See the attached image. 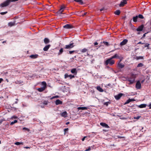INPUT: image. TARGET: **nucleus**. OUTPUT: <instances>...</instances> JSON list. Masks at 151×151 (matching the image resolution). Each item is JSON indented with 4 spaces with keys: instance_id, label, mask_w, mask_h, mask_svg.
Listing matches in <instances>:
<instances>
[{
    "instance_id": "obj_9",
    "label": "nucleus",
    "mask_w": 151,
    "mask_h": 151,
    "mask_svg": "<svg viewBox=\"0 0 151 151\" xmlns=\"http://www.w3.org/2000/svg\"><path fill=\"white\" fill-rule=\"evenodd\" d=\"M70 71L71 73L74 74L75 75H76L77 73V69L76 68H73Z\"/></svg>"
},
{
    "instance_id": "obj_17",
    "label": "nucleus",
    "mask_w": 151,
    "mask_h": 151,
    "mask_svg": "<svg viewBox=\"0 0 151 151\" xmlns=\"http://www.w3.org/2000/svg\"><path fill=\"white\" fill-rule=\"evenodd\" d=\"M16 21H14L13 22H10L8 23V26L11 27L15 25V24Z\"/></svg>"
},
{
    "instance_id": "obj_11",
    "label": "nucleus",
    "mask_w": 151,
    "mask_h": 151,
    "mask_svg": "<svg viewBox=\"0 0 151 151\" xmlns=\"http://www.w3.org/2000/svg\"><path fill=\"white\" fill-rule=\"evenodd\" d=\"M100 124L103 127H104L107 128H109V126L105 123L101 122Z\"/></svg>"
},
{
    "instance_id": "obj_21",
    "label": "nucleus",
    "mask_w": 151,
    "mask_h": 151,
    "mask_svg": "<svg viewBox=\"0 0 151 151\" xmlns=\"http://www.w3.org/2000/svg\"><path fill=\"white\" fill-rule=\"evenodd\" d=\"M88 49H86V48H84L83 49H81L80 50V52L82 53H84L88 51Z\"/></svg>"
},
{
    "instance_id": "obj_57",
    "label": "nucleus",
    "mask_w": 151,
    "mask_h": 151,
    "mask_svg": "<svg viewBox=\"0 0 151 151\" xmlns=\"http://www.w3.org/2000/svg\"><path fill=\"white\" fill-rule=\"evenodd\" d=\"M98 43L97 42H96L94 43V45L95 46L96 45H98Z\"/></svg>"
},
{
    "instance_id": "obj_44",
    "label": "nucleus",
    "mask_w": 151,
    "mask_h": 151,
    "mask_svg": "<svg viewBox=\"0 0 151 151\" xmlns=\"http://www.w3.org/2000/svg\"><path fill=\"white\" fill-rule=\"evenodd\" d=\"M76 50L70 51H69V53L71 54L73 53L74 52H76Z\"/></svg>"
},
{
    "instance_id": "obj_26",
    "label": "nucleus",
    "mask_w": 151,
    "mask_h": 151,
    "mask_svg": "<svg viewBox=\"0 0 151 151\" xmlns=\"http://www.w3.org/2000/svg\"><path fill=\"white\" fill-rule=\"evenodd\" d=\"M88 109V107H80L78 108V110H85L87 109Z\"/></svg>"
},
{
    "instance_id": "obj_28",
    "label": "nucleus",
    "mask_w": 151,
    "mask_h": 151,
    "mask_svg": "<svg viewBox=\"0 0 151 151\" xmlns=\"http://www.w3.org/2000/svg\"><path fill=\"white\" fill-rule=\"evenodd\" d=\"M46 88H45L44 87H41L40 88H38L37 89V90L40 92H42L44 91Z\"/></svg>"
},
{
    "instance_id": "obj_37",
    "label": "nucleus",
    "mask_w": 151,
    "mask_h": 151,
    "mask_svg": "<svg viewBox=\"0 0 151 151\" xmlns=\"http://www.w3.org/2000/svg\"><path fill=\"white\" fill-rule=\"evenodd\" d=\"M17 120H15L14 121L10 123V125H13L14 124L17 123Z\"/></svg>"
},
{
    "instance_id": "obj_15",
    "label": "nucleus",
    "mask_w": 151,
    "mask_h": 151,
    "mask_svg": "<svg viewBox=\"0 0 151 151\" xmlns=\"http://www.w3.org/2000/svg\"><path fill=\"white\" fill-rule=\"evenodd\" d=\"M55 103L56 105L59 104H63L62 101L59 99H57L56 100Z\"/></svg>"
},
{
    "instance_id": "obj_10",
    "label": "nucleus",
    "mask_w": 151,
    "mask_h": 151,
    "mask_svg": "<svg viewBox=\"0 0 151 151\" xmlns=\"http://www.w3.org/2000/svg\"><path fill=\"white\" fill-rule=\"evenodd\" d=\"M127 0H122V1H121L120 4L119 6L123 7L124 6V5L125 4H127Z\"/></svg>"
},
{
    "instance_id": "obj_51",
    "label": "nucleus",
    "mask_w": 151,
    "mask_h": 151,
    "mask_svg": "<svg viewBox=\"0 0 151 151\" xmlns=\"http://www.w3.org/2000/svg\"><path fill=\"white\" fill-rule=\"evenodd\" d=\"M91 148L90 147H89L88 149H86L85 150V151H88L91 150Z\"/></svg>"
},
{
    "instance_id": "obj_24",
    "label": "nucleus",
    "mask_w": 151,
    "mask_h": 151,
    "mask_svg": "<svg viewBox=\"0 0 151 151\" xmlns=\"http://www.w3.org/2000/svg\"><path fill=\"white\" fill-rule=\"evenodd\" d=\"M41 85L43 87H44L46 88L47 87V84L45 82L43 81L41 83Z\"/></svg>"
},
{
    "instance_id": "obj_16",
    "label": "nucleus",
    "mask_w": 151,
    "mask_h": 151,
    "mask_svg": "<svg viewBox=\"0 0 151 151\" xmlns=\"http://www.w3.org/2000/svg\"><path fill=\"white\" fill-rule=\"evenodd\" d=\"M44 42L45 44H47L50 42V41L48 38L46 37L44 38Z\"/></svg>"
},
{
    "instance_id": "obj_34",
    "label": "nucleus",
    "mask_w": 151,
    "mask_h": 151,
    "mask_svg": "<svg viewBox=\"0 0 151 151\" xmlns=\"http://www.w3.org/2000/svg\"><path fill=\"white\" fill-rule=\"evenodd\" d=\"M23 142H17L15 143V144L16 145H23Z\"/></svg>"
},
{
    "instance_id": "obj_8",
    "label": "nucleus",
    "mask_w": 151,
    "mask_h": 151,
    "mask_svg": "<svg viewBox=\"0 0 151 151\" xmlns=\"http://www.w3.org/2000/svg\"><path fill=\"white\" fill-rule=\"evenodd\" d=\"M63 27L65 29H70L73 28V26L70 24H66L64 25Z\"/></svg>"
},
{
    "instance_id": "obj_3",
    "label": "nucleus",
    "mask_w": 151,
    "mask_h": 151,
    "mask_svg": "<svg viewBox=\"0 0 151 151\" xmlns=\"http://www.w3.org/2000/svg\"><path fill=\"white\" fill-rule=\"evenodd\" d=\"M135 78V75L133 74H131L130 76L128 78V81L129 82L130 84H132L134 82Z\"/></svg>"
},
{
    "instance_id": "obj_49",
    "label": "nucleus",
    "mask_w": 151,
    "mask_h": 151,
    "mask_svg": "<svg viewBox=\"0 0 151 151\" xmlns=\"http://www.w3.org/2000/svg\"><path fill=\"white\" fill-rule=\"evenodd\" d=\"M59 97V96L58 95H56V96H53V97H52V98H51V99H53V98H58Z\"/></svg>"
},
{
    "instance_id": "obj_18",
    "label": "nucleus",
    "mask_w": 151,
    "mask_h": 151,
    "mask_svg": "<svg viewBox=\"0 0 151 151\" xmlns=\"http://www.w3.org/2000/svg\"><path fill=\"white\" fill-rule=\"evenodd\" d=\"M111 58L112 59L117 58L120 59L121 58V57L119 56L117 54H115L114 56H112Z\"/></svg>"
},
{
    "instance_id": "obj_64",
    "label": "nucleus",
    "mask_w": 151,
    "mask_h": 151,
    "mask_svg": "<svg viewBox=\"0 0 151 151\" xmlns=\"http://www.w3.org/2000/svg\"><path fill=\"white\" fill-rule=\"evenodd\" d=\"M69 124V122H68L66 123V125H68V124Z\"/></svg>"
},
{
    "instance_id": "obj_19",
    "label": "nucleus",
    "mask_w": 151,
    "mask_h": 151,
    "mask_svg": "<svg viewBox=\"0 0 151 151\" xmlns=\"http://www.w3.org/2000/svg\"><path fill=\"white\" fill-rule=\"evenodd\" d=\"M135 100L134 99H129L127 100L126 102L124 103V105L126 104H129V102L131 101H134Z\"/></svg>"
},
{
    "instance_id": "obj_48",
    "label": "nucleus",
    "mask_w": 151,
    "mask_h": 151,
    "mask_svg": "<svg viewBox=\"0 0 151 151\" xmlns=\"http://www.w3.org/2000/svg\"><path fill=\"white\" fill-rule=\"evenodd\" d=\"M7 13V12L6 11L4 12H1L0 13V14L1 15H4L6 14Z\"/></svg>"
},
{
    "instance_id": "obj_40",
    "label": "nucleus",
    "mask_w": 151,
    "mask_h": 151,
    "mask_svg": "<svg viewBox=\"0 0 151 151\" xmlns=\"http://www.w3.org/2000/svg\"><path fill=\"white\" fill-rule=\"evenodd\" d=\"M69 77L70 78V79H71L72 78H74L75 77V76L74 75H73L70 74L69 75Z\"/></svg>"
},
{
    "instance_id": "obj_53",
    "label": "nucleus",
    "mask_w": 151,
    "mask_h": 151,
    "mask_svg": "<svg viewBox=\"0 0 151 151\" xmlns=\"http://www.w3.org/2000/svg\"><path fill=\"white\" fill-rule=\"evenodd\" d=\"M144 43H142L141 42H139L137 43V44H143Z\"/></svg>"
},
{
    "instance_id": "obj_38",
    "label": "nucleus",
    "mask_w": 151,
    "mask_h": 151,
    "mask_svg": "<svg viewBox=\"0 0 151 151\" xmlns=\"http://www.w3.org/2000/svg\"><path fill=\"white\" fill-rule=\"evenodd\" d=\"M143 66V64L142 63H139L137 66V67H142Z\"/></svg>"
},
{
    "instance_id": "obj_43",
    "label": "nucleus",
    "mask_w": 151,
    "mask_h": 151,
    "mask_svg": "<svg viewBox=\"0 0 151 151\" xmlns=\"http://www.w3.org/2000/svg\"><path fill=\"white\" fill-rule=\"evenodd\" d=\"M149 45H150V44L149 43H146L145 44V45L144 47H147V49H149L148 47H149Z\"/></svg>"
},
{
    "instance_id": "obj_62",
    "label": "nucleus",
    "mask_w": 151,
    "mask_h": 151,
    "mask_svg": "<svg viewBox=\"0 0 151 151\" xmlns=\"http://www.w3.org/2000/svg\"><path fill=\"white\" fill-rule=\"evenodd\" d=\"M3 99V96H0V99Z\"/></svg>"
},
{
    "instance_id": "obj_36",
    "label": "nucleus",
    "mask_w": 151,
    "mask_h": 151,
    "mask_svg": "<svg viewBox=\"0 0 151 151\" xmlns=\"http://www.w3.org/2000/svg\"><path fill=\"white\" fill-rule=\"evenodd\" d=\"M138 17L141 19H143L144 18V17L141 14H139L138 16Z\"/></svg>"
},
{
    "instance_id": "obj_55",
    "label": "nucleus",
    "mask_w": 151,
    "mask_h": 151,
    "mask_svg": "<svg viewBox=\"0 0 151 151\" xmlns=\"http://www.w3.org/2000/svg\"><path fill=\"white\" fill-rule=\"evenodd\" d=\"M148 106L149 107V109H151V103L148 105Z\"/></svg>"
},
{
    "instance_id": "obj_52",
    "label": "nucleus",
    "mask_w": 151,
    "mask_h": 151,
    "mask_svg": "<svg viewBox=\"0 0 151 151\" xmlns=\"http://www.w3.org/2000/svg\"><path fill=\"white\" fill-rule=\"evenodd\" d=\"M148 33L147 32V33H145L144 34V35H143V36L141 38V39L142 38H143L145 37V36H146V34L147 33Z\"/></svg>"
},
{
    "instance_id": "obj_32",
    "label": "nucleus",
    "mask_w": 151,
    "mask_h": 151,
    "mask_svg": "<svg viewBox=\"0 0 151 151\" xmlns=\"http://www.w3.org/2000/svg\"><path fill=\"white\" fill-rule=\"evenodd\" d=\"M74 1L77 2H79L81 4H83V2L82 0H74Z\"/></svg>"
},
{
    "instance_id": "obj_13",
    "label": "nucleus",
    "mask_w": 151,
    "mask_h": 151,
    "mask_svg": "<svg viewBox=\"0 0 151 151\" xmlns=\"http://www.w3.org/2000/svg\"><path fill=\"white\" fill-rule=\"evenodd\" d=\"M144 25H142L140 26H139L137 28V29L136 30L137 31H142L143 29L144 28Z\"/></svg>"
},
{
    "instance_id": "obj_20",
    "label": "nucleus",
    "mask_w": 151,
    "mask_h": 151,
    "mask_svg": "<svg viewBox=\"0 0 151 151\" xmlns=\"http://www.w3.org/2000/svg\"><path fill=\"white\" fill-rule=\"evenodd\" d=\"M38 55L37 54L32 55H30L29 57L35 59L37 58Z\"/></svg>"
},
{
    "instance_id": "obj_39",
    "label": "nucleus",
    "mask_w": 151,
    "mask_h": 151,
    "mask_svg": "<svg viewBox=\"0 0 151 151\" xmlns=\"http://www.w3.org/2000/svg\"><path fill=\"white\" fill-rule=\"evenodd\" d=\"M48 103L49 102L48 101H44L43 102V104L44 105H47Z\"/></svg>"
},
{
    "instance_id": "obj_4",
    "label": "nucleus",
    "mask_w": 151,
    "mask_h": 151,
    "mask_svg": "<svg viewBox=\"0 0 151 151\" xmlns=\"http://www.w3.org/2000/svg\"><path fill=\"white\" fill-rule=\"evenodd\" d=\"M74 43H72L69 44L68 45H66L64 47V49L68 50H70L73 48L74 46Z\"/></svg>"
},
{
    "instance_id": "obj_7",
    "label": "nucleus",
    "mask_w": 151,
    "mask_h": 151,
    "mask_svg": "<svg viewBox=\"0 0 151 151\" xmlns=\"http://www.w3.org/2000/svg\"><path fill=\"white\" fill-rule=\"evenodd\" d=\"M128 40L126 39H124L120 43V45L121 46H122L126 45L128 42Z\"/></svg>"
},
{
    "instance_id": "obj_31",
    "label": "nucleus",
    "mask_w": 151,
    "mask_h": 151,
    "mask_svg": "<svg viewBox=\"0 0 151 151\" xmlns=\"http://www.w3.org/2000/svg\"><path fill=\"white\" fill-rule=\"evenodd\" d=\"M120 13V11L119 10H117L114 12V14L116 15H119Z\"/></svg>"
},
{
    "instance_id": "obj_25",
    "label": "nucleus",
    "mask_w": 151,
    "mask_h": 151,
    "mask_svg": "<svg viewBox=\"0 0 151 151\" xmlns=\"http://www.w3.org/2000/svg\"><path fill=\"white\" fill-rule=\"evenodd\" d=\"M96 89L100 92H102L104 91L103 90L100 86H97L96 87Z\"/></svg>"
},
{
    "instance_id": "obj_1",
    "label": "nucleus",
    "mask_w": 151,
    "mask_h": 151,
    "mask_svg": "<svg viewBox=\"0 0 151 151\" xmlns=\"http://www.w3.org/2000/svg\"><path fill=\"white\" fill-rule=\"evenodd\" d=\"M18 0H6L4 2L1 3L0 4V6L1 7L6 6L10 4L11 2H15Z\"/></svg>"
},
{
    "instance_id": "obj_2",
    "label": "nucleus",
    "mask_w": 151,
    "mask_h": 151,
    "mask_svg": "<svg viewBox=\"0 0 151 151\" xmlns=\"http://www.w3.org/2000/svg\"><path fill=\"white\" fill-rule=\"evenodd\" d=\"M112 58L111 57V58L107 59L105 62V65L106 66H107L108 64L111 65L114 64L115 63V61L114 60H112Z\"/></svg>"
},
{
    "instance_id": "obj_46",
    "label": "nucleus",
    "mask_w": 151,
    "mask_h": 151,
    "mask_svg": "<svg viewBox=\"0 0 151 151\" xmlns=\"http://www.w3.org/2000/svg\"><path fill=\"white\" fill-rule=\"evenodd\" d=\"M69 75H68V74L66 73L64 75V78H65L66 79L67 78L69 77Z\"/></svg>"
},
{
    "instance_id": "obj_59",
    "label": "nucleus",
    "mask_w": 151,
    "mask_h": 151,
    "mask_svg": "<svg viewBox=\"0 0 151 151\" xmlns=\"http://www.w3.org/2000/svg\"><path fill=\"white\" fill-rule=\"evenodd\" d=\"M24 148L26 149H29L30 148V147H24Z\"/></svg>"
},
{
    "instance_id": "obj_54",
    "label": "nucleus",
    "mask_w": 151,
    "mask_h": 151,
    "mask_svg": "<svg viewBox=\"0 0 151 151\" xmlns=\"http://www.w3.org/2000/svg\"><path fill=\"white\" fill-rule=\"evenodd\" d=\"M86 137H86V136H85V137H83L82 139V141H84V140H85V138H86Z\"/></svg>"
},
{
    "instance_id": "obj_23",
    "label": "nucleus",
    "mask_w": 151,
    "mask_h": 151,
    "mask_svg": "<svg viewBox=\"0 0 151 151\" xmlns=\"http://www.w3.org/2000/svg\"><path fill=\"white\" fill-rule=\"evenodd\" d=\"M147 106V105L146 104H141L138 106L140 108H145Z\"/></svg>"
},
{
    "instance_id": "obj_63",
    "label": "nucleus",
    "mask_w": 151,
    "mask_h": 151,
    "mask_svg": "<svg viewBox=\"0 0 151 151\" xmlns=\"http://www.w3.org/2000/svg\"><path fill=\"white\" fill-rule=\"evenodd\" d=\"M104 8L101 9H100V11H102L103 10H104Z\"/></svg>"
},
{
    "instance_id": "obj_35",
    "label": "nucleus",
    "mask_w": 151,
    "mask_h": 151,
    "mask_svg": "<svg viewBox=\"0 0 151 151\" xmlns=\"http://www.w3.org/2000/svg\"><path fill=\"white\" fill-rule=\"evenodd\" d=\"M103 43L106 46H109V43L105 41H104L103 42Z\"/></svg>"
},
{
    "instance_id": "obj_14",
    "label": "nucleus",
    "mask_w": 151,
    "mask_h": 151,
    "mask_svg": "<svg viewBox=\"0 0 151 151\" xmlns=\"http://www.w3.org/2000/svg\"><path fill=\"white\" fill-rule=\"evenodd\" d=\"M122 61V60H121L119 63L118 64V66L119 68H124V65L122 63H120V62Z\"/></svg>"
},
{
    "instance_id": "obj_27",
    "label": "nucleus",
    "mask_w": 151,
    "mask_h": 151,
    "mask_svg": "<svg viewBox=\"0 0 151 151\" xmlns=\"http://www.w3.org/2000/svg\"><path fill=\"white\" fill-rule=\"evenodd\" d=\"M67 114L66 111H65L63 112L61 114V115L63 116L64 117H66L67 116Z\"/></svg>"
},
{
    "instance_id": "obj_12",
    "label": "nucleus",
    "mask_w": 151,
    "mask_h": 151,
    "mask_svg": "<svg viewBox=\"0 0 151 151\" xmlns=\"http://www.w3.org/2000/svg\"><path fill=\"white\" fill-rule=\"evenodd\" d=\"M51 47V45L50 44L47 45L45 46L43 48V50L45 51H47L50 47Z\"/></svg>"
},
{
    "instance_id": "obj_42",
    "label": "nucleus",
    "mask_w": 151,
    "mask_h": 151,
    "mask_svg": "<svg viewBox=\"0 0 151 151\" xmlns=\"http://www.w3.org/2000/svg\"><path fill=\"white\" fill-rule=\"evenodd\" d=\"M22 130H26L28 132H29V129L28 128L25 127H24L22 128Z\"/></svg>"
},
{
    "instance_id": "obj_33",
    "label": "nucleus",
    "mask_w": 151,
    "mask_h": 151,
    "mask_svg": "<svg viewBox=\"0 0 151 151\" xmlns=\"http://www.w3.org/2000/svg\"><path fill=\"white\" fill-rule=\"evenodd\" d=\"M63 48H61L60 50H59V52L58 53V55H60L63 52Z\"/></svg>"
},
{
    "instance_id": "obj_41",
    "label": "nucleus",
    "mask_w": 151,
    "mask_h": 151,
    "mask_svg": "<svg viewBox=\"0 0 151 151\" xmlns=\"http://www.w3.org/2000/svg\"><path fill=\"white\" fill-rule=\"evenodd\" d=\"M143 58L142 56H138L137 57L136 59L137 60L139 59H142Z\"/></svg>"
},
{
    "instance_id": "obj_5",
    "label": "nucleus",
    "mask_w": 151,
    "mask_h": 151,
    "mask_svg": "<svg viewBox=\"0 0 151 151\" xmlns=\"http://www.w3.org/2000/svg\"><path fill=\"white\" fill-rule=\"evenodd\" d=\"M65 8V7L64 5H62L60 10L57 12V13L58 14H63V12L64 11Z\"/></svg>"
},
{
    "instance_id": "obj_22",
    "label": "nucleus",
    "mask_w": 151,
    "mask_h": 151,
    "mask_svg": "<svg viewBox=\"0 0 151 151\" xmlns=\"http://www.w3.org/2000/svg\"><path fill=\"white\" fill-rule=\"evenodd\" d=\"M123 95H115L114 96L115 99L117 100H118Z\"/></svg>"
},
{
    "instance_id": "obj_60",
    "label": "nucleus",
    "mask_w": 151,
    "mask_h": 151,
    "mask_svg": "<svg viewBox=\"0 0 151 151\" xmlns=\"http://www.w3.org/2000/svg\"><path fill=\"white\" fill-rule=\"evenodd\" d=\"M16 99L17 101H15V103L17 104L18 102V99Z\"/></svg>"
},
{
    "instance_id": "obj_6",
    "label": "nucleus",
    "mask_w": 151,
    "mask_h": 151,
    "mask_svg": "<svg viewBox=\"0 0 151 151\" xmlns=\"http://www.w3.org/2000/svg\"><path fill=\"white\" fill-rule=\"evenodd\" d=\"M141 84L139 81H138L136 84V88L137 89H139L141 88Z\"/></svg>"
},
{
    "instance_id": "obj_47",
    "label": "nucleus",
    "mask_w": 151,
    "mask_h": 151,
    "mask_svg": "<svg viewBox=\"0 0 151 151\" xmlns=\"http://www.w3.org/2000/svg\"><path fill=\"white\" fill-rule=\"evenodd\" d=\"M141 117L140 116H137V117H134V119H139V118Z\"/></svg>"
},
{
    "instance_id": "obj_29",
    "label": "nucleus",
    "mask_w": 151,
    "mask_h": 151,
    "mask_svg": "<svg viewBox=\"0 0 151 151\" xmlns=\"http://www.w3.org/2000/svg\"><path fill=\"white\" fill-rule=\"evenodd\" d=\"M138 16L137 15L135 17H134L133 18V21L134 22H136L137 21V19H138Z\"/></svg>"
},
{
    "instance_id": "obj_45",
    "label": "nucleus",
    "mask_w": 151,
    "mask_h": 151,
    "mask_svg": "<svg viewBox=\"0 0 151 151\" xmlns=\"http://www.w3.org/2000/svg\"><path fill=\"white\" fill-rule=\"evenodd\" d=\"M37 95H34V96L33 97L35 99H34V100H35V101L39 99V98H37L36 97H35V96H36Z\"/></svg>"
},
{
    "instance_id": "obj_50",
    "label": "nucleus",
    "mask_w": 151,
    "mask_h": 151,
    "mask_svg": "<svg viewBox=\"0 0 151 151\" xmlns=\"http://www.w3.org/2000/svg\"><path fill=\"white\" fill-rule=\"evenodd\" d=\"M68 128L64 129V131L65 133L67 131H68Z\"/></svg>"
},
{
    "instance_id": "obj_56",
    "label": "nucleus",
    "mask_w": 151,
    "mask_h": 151,
    "mask_svg": "<svg viewBox=\"0 0 151 151\" xmlns=\"http://www.w3.org/2000/svg\"><path fill=\"white\" fill-rule=\"evenodd\" d=\"M3 119H1V120H0V124H1L2 122L4 121Z\"/></svg>"
},
{
    "instance_id": "obj_30",
    "label": "nucleus",
    "mask_w": 151,
    "mask_h": 151,
    "mask_svg": "<svg viewBox=\"0 0 151 151\" xmlns=\"http://www.w3.org/2000/svg\"><path fill=\"white\" fill-rule=\"evenodd\" d=\"M111 103L110 102V100H109V101L104 102V104L106 106H108L109 104H110Z\"/></svg>"
},
{
    "instance_id": "obj_61",
    "label": "nucleus",
    "mask_w": 151,
    "mask_h": 151,
    "mask_svg": "<svg viewBox=\"0 0 151 151\" xmlns=\"http://www.w3.org/2000/svg\"><path fill=\"white\" fill-rule=\"evenodd\" d=\"M87 14V12H86V13H84V14L83 15V16H84L85 15H86V14Z\"/></svg>"
},
{
    "instance_id": "obj_58",
    "label": "nucleus",
    "mask_w": 151,
    "mask_h": 151,
    "mask_svg": "<svg viewBox=\"0 0 151 151\" xmlns=\"http://www.w3.org/2000/svg\"><path fill=\"white\" fill-rule=\"evenodd\" d=\"M3 81V80L2 78H0V83H1L2 81Z\"/></svg>"
}]
</instances>
